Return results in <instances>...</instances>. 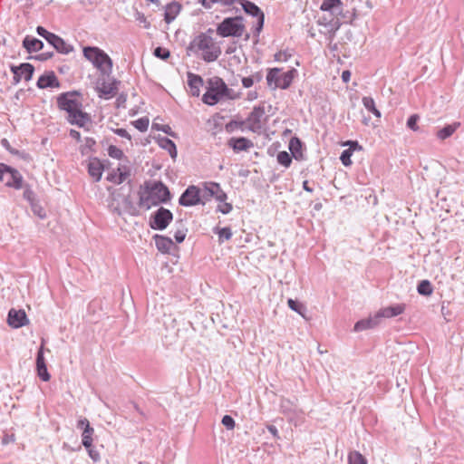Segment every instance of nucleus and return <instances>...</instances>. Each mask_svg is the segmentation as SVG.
Returning <instances> with one entry per match:
<instances>
[{"instance_id": "obj_12", "label": "nucleus", "mask_w": 464, "mask_h": 464, "mask_svg": "<svg viewBox=\"0 0 464 464\" xmlns=\"http://www.w3.org/2000/svg\"><path fill=\"white\" fill-rule=\"evenodd\" d=\"M10 70L14 73L13 84L16 85L20 82L22 78L25 82H29L34 75V67L29 63H23L20 65H10Z\"/></svg>"}, {"instance_id": "obj_61", "label": "nucleus", "mask_w": 464, "mask_h": 464, "mask_svg": "<svg viewBox=\"0 0 464 464\" xmlns=\"http://www.w3.org/2000/svg\"><path fill=\"white\" fill-rule=\"evenodd\" d=\"M242 84L245 88H250L254 84V78L253 77H244L242 79Z\"/></svg>"}, {"instance_id": "obj_40", "label": "nucleus", "mask_w": 464, "mask_h": 464, "mask_svg": "<svg viewBox=\"0 0 464 464\" xmlns=\"http://www.w3.org/2000/svg\"><path fill=\"white\" fill-rule=\"evenodd\" d=\"M276 159L278 163L285 168H288L292 163V157L287 151H280Z\"/></svg>"}, {"instance_id": "obj_29", "label": "nucleus", "mask_w": 464, "mask_h": 464, "mask_svg": "<svg viewBox=\"0 0 464 464\" xmlns=\"http://www.w3.org/2000/svg\"><path fill=\"white\" fill-rule=\"evenodd\" d=\"M159 145L164 149L165 150H167L170 157L175 160L176 157H177V148H176V144L169 138H161L159 140Z\"/></svg>"}, {"instance_id": "obj_64", "label": "nucleus", "mask_w": 464, "mask_h": 464, "mask_svg": "<svg viewBox=\"0 0 464 464\" xmlns=\"http://www.w3.org/2000/svg\"><path fill=\"white\" fill-rule=\"evenodd\" d=\"M130 405L132 406V408L134 409L135 411L138 412V414L142 417V418H145V413L144 411L139 407V405L137 403H135L134 401H130Z\"/></svg>"}, {"instance_id": "obj_53", "label": "nucleus", "mask_w": 464, "mask_h": 464, "mask_svg": "<svg viewBox=\"0 0 464 464\" xmlns=\"http://www.w3.org/2000/svg\"><path fill=\"white\" fill-rule=\"evenodd\" d=\"M118 171L117 169L116 170H113L111 173H110L108 176H107V179L114 184H121L122 183V179L119 178L118 176Z\"/></svg>"}, {"instance_id": "obj_17", "label": "nucleus", "mask_w": 464, "mask_h": 464, "mask_svg": "<svg viewBox=\"0 0 464 464\" xmlns=\"http://www.w3.org/2000/svg\"><path fill=\"white\" fill-rule=\"evenodd\" d=\"M227 146L236 152L247 151L254 147V143L245 137H232L227 140Z\"/></svg>"}, {"instance_id": "obj_16", "label": "nucleus", "mask_w": 464, "mask_h": 464, "mask_svg": "<svg viewBox=\"0 0 464 464\" xmlns=\"http://www.w3.org/2000/svg\"><path fill=\"white\" fill-rule=\"evenodd\" d=\"M36 372L38 377L44 381L48 382L51 379V375L48 372L45 359L44 356V345L42 344L39 348L36 355Z\"/></svg>"}, {"instance_id": "obj_45", "label": "nucleus", "mask_w": 464, "mask_h": 464, "mask_svg": "<svg viewBox=\"0 0 464 464\" xmlns=\"http://www.w3.org/2000/svg\"><path fill=\"white\" fill-rule=\"evenodd\" d=\"M36 33L40 36L44 38L49 44H51V42L54 39V37L56 35L55 34L47 31L44 27L40 26V25L37 26Z\"/></svg>"}, {"instance_id": "obj_8", "label": "nucleus", "mask_w": 464, "mask_h": 464, "mask_svg": "<svg viewBox=\"0 0 464 464\" xmlns=\"http://www.w3.org/2000/svg\"><path fill=\"white\" fill-rule=\"evenodd\" d=\"M242 16L227 17L217 27V34L221 37H240L245 31Z\"/></svg>"}, {"instance_id": "obj_25", "label": "nucleus", "mask_w": 464, "mask_h": 464, "mask_svg": "<svg viewBox=\"0 0 464 464\" xmlns=\"http://www.w3.org/2000/svg\"><path fill=\"white\" fill-rule=\"evenodd\" d=\"M181 10V5L179 2L173 1L166 5L164 20L166 23H171Z\"/></svg>"}, {"instance_id": "obj_3", "label": "nucleus", "mask_w": 464, "mask_h": 464, "mask_svg": "<svg viewBox=\"0 0 464 464\" xmlns=\"http://www.w3.org/2000/svg\"><path fill=\"white\" fill-rule=\"evenodd\" d=\"M202 51V58L205 62L210 63L216 61L221 54V50L216 46L213 38L205 33H200L196 36L187 48V52L198 53Z\"/></svg>"}, {"instance_id": "obj_56", "label": "nucleus", "mask_w": 464, "mask_h": 464, "mask_svg": "<svg viewBox=\"0 0 464 464\" xmlns=\"http://www.w3.org/2000/svg\"><path fill=\"white\" fill-rule=\"evenodd\" d=\"M53 56V52H46V53H42L40 54H37L34 58L35 60L44 62V61H47V60L51 59Z\"/></svg>"}, {"instance_id": "obj_34", "label": "nucleus", "mask_w": 464, "mask_h": 464, "mask_svg": "<svg viewBox=\"0 0 464 464\" xmlns=\"http://www.w3.org/2000/svg\"><path fill=\"white\" fill-rule=\"evenodd\" d=\"M362 104L369 111L373 113L377 118H381V111L376 108L374 100L372 97H363Z\"/></svg>"}, {"instance_id": "obj_14", "label": "nucleus", "mask_w": 464, "mask_h": 464, "mask_svg": "<svg viewBox=\"0 0 464 464\" xmlns=\"http://www.w3.org/2000/svg\"><path fill=\"white\" fill-rule=\"evenodd\" d=\"M200 202V190L194 185L188 186L179 199V205L184 207L196 206Z\"/></svg>"}, {"instance_id": "obj_23", "label": "nucleus", "mask_w": 464, "mask_h": 464, "mask_svg": "<svg viewBox=\"0 0 464 464\" xmlns=\"http://www.w3.org/2000/svg\"><path fill=\"white\" fill-rule=\"evenodd\" d=\"M157 249L163 253L168 254L173 247L174 243L170 237L156 234L153 237Z\"/></svg>"}, {"instance_id": "obj_38", "label": "nucleus", "mask_w": 464, "mask_h": 464, "mask_svg": "<svg viewBox=\"0 0 464 464\" xmlns=\"http://www.w3.org/2000/svg\"><path fill=\"white\" fill-rule=\"evenodd\" d=\"M289 422H294L295 426L300 425L304 421V411L297 407V412L287 415Z\"/></svg>"}, {"instance_id": "obj_1", "label": "nucleus", "mask_w": 464, "mask_h": 464, "mask_svg": "<svg viewBox=\"0 0 464 464\" xmlns=\"http://www.w3.org/2000/svg\"><path fill=\"white\" fill-rule=\"evenodd\" d=\"M80 96L81 94L76 91L63 92L56 99L57 107L67 113L66 120L70 124L89 130L92 118L82 111Z\"/></svg>"}, {"instance_id": "obj_50", "label": "nucleus", "mask_w": 464, "mask_h": 464, "mask_svg": "<svg viewBox=\"0 0 464 464\" xmlns=\"http://www.w3.org/2000/svg\"><path fill=\"white\" fill-rule=\"evenodd\" d=\"M221 423L227 429V430H233L235 428V420L234 419L229 415H225L222 418Z\"/></svg>"}, {"instance_id": "obj_33", "label": "nucleus", "mask_w": 464, "mask_h": 464, "mask_svg": "<svg viewBox=\"0 0 464 464\" xmlns=\"http://www.w3.org/2000/svg\"><path fill=\"white\" fill-rule=\"evenodd\" d=\"M94 433V430L92 427H87L84 429L82 433V443L84 448H90L92 444V435Z\"/></svg>"}, {"instance_id": "obj_54", "label": "nucleus", "mask_w": 464, "mask_h": 464, "mask_svg": "<svg viewBox=\"0 0 464 464\" xmlns=\"http://www.w3.org/2000/svg\"><path fill=\"white\" fill-rule=\"evenodd\" d=\"M222 204L218 205V211L223 213V214H228L233 207L230 203H227V202H221Z\"/></svg>"}, {"instance_id": "obj_7", "label": "nucleus", "mask_w": 464, "mask_h": 464, "mask_svg": "<svg viewBox=\"0 0 464 464\" xmlns=\"http://www.w3.org/2000/svg\"><path fill=\"white\" fill-rule=\"evenodd\" d=\"M84 57L90 61L94 67L102 72H111L112 69V61L110 56L95 46H86L83 48Z\"/></svg>"}, {"instance_id": "obj_20", "label": "nucleus", "mask_w": 464, "mask_h": 464, "mask_svg": "<svg viewBox=\"0 0 464 464\" xmlns=\"http://www.w3.org/2000/svg\"><path fill=\"white\" fill-rule=\"evenodd\" d=\"M205 191L208 193V198L214 197L219 202H224L227 198L226 192L221 188L220 185L216 182L206 184Z\"/></svg>"}, {"instance_id": "obj_30", "label": "nucleus", "mask_w": 464, "mask_h": 464, "mask_svg": "<svg viewBox=\"0 0 464 464\" xmlns=\"http://www.w3.org/2000/svg\"><path fill=\"white\" fill-rule=\"evenodd\" d=\"M349 144H350V148L347 149V150H344L341 156H340V160L342 161V163L345 166V167H349L352 165V160H351V157L353 155V148L355 147H359L361 148L359 145H358V142L357 141H349Z\"/></svg>"}, {"instance_id": "obj_52", "label": "nucleus", "mask_w": 464, "mask_h": 464, "mask_svg": "<svg viewBox=\"0 0 464 464\" xmlns=\"http://www.w3.org/2000/svg\"><path fill=\"white\" fill-rule=\"evenodd\" d=\"M119 178L122 179V182L130 176V169L126 166H121L117 169Z\"/></svg>"}, {"instance_id": "obj_4", "label": "nucleus", "mask_w": 464, "mask_h": 464, "mask_svg": "<svg viewBox=\"0 0 464 464\" xmlns=\"http://www.w3.org/2000/svg\"><path fill=\"white\" fill-rule=\"evenodd\" d=\"M232 92L223 79L214 76L208 81L207 92L202 97V102L208 105H215L223 98L233 99Z\"/></svg>"}, {"instance_id": "obj_5", "label": "nucleus", "mask_w": 464, "mask_h": 464, "mask_svg": "<svg viewBox=\"0 0 464 464\" xmlns=\"http://www.w3.org/2000/svg\"><path fill=\"white\" fill-rule=\"evenodd\" d=\"M405 304H397L396 305L387 306L380 309L372 317L358 321L354 325L355 331H363L374 328L380 324L382 318H392L404 313Z\"/></svg>"}, {"instance_id": "obj_41", "label": "nucleus", "mask_w": 464, "mask_h": 464, "mask_svg": "<svg viewBox=\"0 0 464 464\" xmlns=\"http://www.w3.org/2000/svg\"><path fill=\"white\" fill-rule=\"evenodd\" d=\"M245 125H246L245 121L232 120L228 123L226 124L225 129L227 132H233L237 129L244 130Z\"/></svg>"}, {"instance_id": "obj_11", "label": "nucleus", "mask_w": 464, "mask_h": 464, "mask_svg": "<svg viewBox=\"0 0 464 464\" xmlns=\"http://www.w3.org/2000/svg\"><path fill=\"white\" fill-rule=\"evenodd\" d=\"M173 219L172 212L160 207L158 210L151 214L150 218V227L155 230H164Z\"/></svg>"}, {"instance_id": "obj_47", "label": "nucleus", "mask_w": 464, "mask_h": 464, "mask_svg": "<svg viewBox=\"0 0 464 464\" xmlns=\"http://www.w3.org/2000/svg\"><path fill=\"white\" fill-rule=\"evenodd\" d=\"M153 54L165 61L170 56V52L165 47L158 46L154 49Z\"/></svg>"}, {"instance_id": "obj_9", "label": "nucleus", "mask_w": 464, "mask_h": 464, "mask_svg": "<svg viewBox=\"0 0 464 464\" xmlns=\"http://www.w3.org/2000/svg\"><path fill=\"white\" fill-rule=\"evenodd\" d=\"M239 4L242 5L243 10L254 17H256V24L254 26L253 35L258 40L259 34L264 27L265 14L263 11L253 2L248 0H241Z\"/></svg>"}, {"instance_id": "obj_39", "label": "nucleus", "mask_w": 464, "mask_h": 464, "mask_svg": "<svg viewBox=\"0 0 464 464\" xmlns=\"http://www.w3.org/2000/svg\"><path fill=\"white\" fill-rule=\"evenodd\" d=\"M177 223H179L180 227L175 231L174 237L176 241L180 244L185 240L188 229L184 227L183 221L181 219L177 221Z\"/></svg>"}, {"instance_id": "obj_46", "label": "nucleus", "mask_w": 464, "mask_h": 464, "mask_svg": "<svg viewBox=\"0 0 464 464\" xmlns=\"http://www.w3.org/2000/svg\"><path fill=\"white\" fill-rule=\"evenodd\" d=\"M108 154L111 158L121 160L124 157L123 151L114 145H110L108 148Z\"/></svg>"}, {"instance_id": "obj_51", "label": "nucleus", "mask_w": 464, "mask_h": 464, "mask_svg": "<svg viewBox=\"0 0 464 464\" xmlns=\"http://www.w3.org/2000/svg\"><path fill=\"white\" fill-rule=\"evenodd\" d=\"M88 451V454L90 456V458L94 461V462H98L100 461L101 459V456H100V453L97 450H95L92 445L90 446V448H85Z\"/></svg>"}, {"instance_id": "obj_36", "label": "nucleus", "mask_w": 464, "mask_h": 464, "mask_svg": "<svg viewBox=\"0 0 464 464\" xmlns=\"http://www.w3.org/2000/svg\"><path fill=\"white\" fill-rule=\"evenodd\" d=\"M214 233L218 235V242L223 243L225 240H229L232 237L231 228L228 227H215Z\"/></svg>"}, {"instance_id": "obj_55", "label": "nucleus", "mask_w": 464, "mask_h": 464, "mask_svg": "<svg viewBox=\"0 0 464 464\" xmlns=\"http://www.w3.org/2000/svg\"><path fill=\"white\" fill-rule=\"evenodd\" d=\"M290 57L285 52L280 51L274 55V59L276 62H286Z\"/></svg>"}, {"instance_id": "obj_44", "label": "nucleus", "mask_w": 464, "mask_h": 464, "mask_svg": "<svg viewBox=\"0 0 464 464\" xmlns=\"http://www.w3.org/2000/svg\"><path fill=\"white\" fill-rule=\"evenodd\" d=\"M2 144L3 146L11 153V154H14V155H18L20 156L21 158L24 159V160H28L30 158L29 154L25 153V152H20L19 150L12 148L8 142L7 140L4 139L2 140Z\"/></svg>"}, {"instance_id": "obj_24", "label": "nucleus", "mask_w": 464, "mask_h": 464, "mask_svg": "<svg viewBox=\"0 0 464 464\" xmlns=\"http://www.w3.org/2000/svg\"><path fill=\"white\" fill-rule=\"evenodd\" d=\"M187 76L191 95L198 97L200 92V87L203 85V79L193 72H188Z\"/></svg>"}, {"instance_id": "obj_13", "label": "nucleus", "mask_w": 464, "mask_h": 464, "mask_svg": "<svg viewBox=\"0 0 464 464\" xmlns=\"http://www.w3.org/2000/svg\"><path fill=\"white\" fill-rule=\"evenodd\" d=\"M265 116L264 106H255L247 118L245 120L246 129L253 132H260L262 130V120Z\"/></svg>"}, {"instance_id": "obj_21", "label": "nucleus", "mask_w": 464, "mask_h": 464, "mask_svg": "<svg viewBox=\"0 0 464 464\" xmlns=\"http://www.w3.org/2000/svg\"><path fill=\"white\" fill-rule=\"evenodd\" d=\"M102 171H103V165L99 159L93 158V159L90 160V161L88 163V173L92 178H93L95 182H98L101 180Z\"/></svg>"}, {"instance_id": "obj_18", "label": "nucleus", "mask_w": 464, "mask_h": 464, "mask_svg": "<svg viewBox=\"0 0 464 464\" xmlns=\"http://www.w3.org/2000/svg\"><path fill=\"white\" fill-rule=\"evenodd\" d=\"M119 83L120 82L116 81L115 79H109L108 81L103 80L98 85L100 96L104 98L114 96L117 93Z\"/></svg>"}, {"instance_id": "obj_2", "label": "nucleus", "mask_w": 464, "mask_h": 464, "mask_svg": "<svg viewBox=\"0 0 464 464\" xmlns=\"http://www.w3.org/2000/svg\"><path fill=\"white\" fill-rule=\"evenodd\" d=\"M171 198L170 192L161 181H156L152 185L146 184L144 191H139L138 206L146 210L160 203H166Z\"/></svg>"}, {"instance_id": "obj_49", "label": "nucleus", "mask_w": 464, "mask_h": 464, "mask_svg": "<svg viewBox=\"0 0 464 464\" xmlns=\"http://www.w3.org/2000/svg\"><path fill=\"white\" fill-rule=\"evenodd\" d=\"M420 120V116L418 114H412L409 117L407 121V127L413 131H417L419 130L418 121Z\"/></svg>"}, {"instance_id": "obj_43", "label": "nucleus", "mask_w": 464, "mask_h": 464, "mask_svg": "<svg viewBox=\"0 0 464 464\" xmlns=\"http://www.w3.org/2000/svg\"><path fill=\"white\" fill-rule=\"evenodd\" d=\"M302 146L301 141L297 138H293L290 141V150L292 151L293 157L295 160H299L300 157H302V153L298 155V149H300Z\"/></svg>"}, {"instance_id": "obj_35", "label": "nucleus", "mask_w": 464, "mask_h": 464, "mask_svg": "<svg viewBox=\"0 0 464 464\" xmlns=\"http://www.w3.org/2000/svg\"><path fill=\"white\" fill-rule=\"evenodd\" d=\"M418 293L424 296H429L432 294L433 288L429 280H422L417 286Z\"/></svg>"}, {"instance_id": "obj_57", "label": "nucleus", "mask_w": 464, "mask_h": 464, "mask_svg": "<svg viewBox=\"0 0 464 464\" xmlns=\"http://www.w3.org/2000/svg\"><path fill=\"white\" fill-rule=\"evenodd\" d=\"M124 204L126 206V208H129V212L131 214V215H137V211H136V208H134L132 202L130 201V198L129 197H126L124 198Z\"/></svg>"}, {"instance_id": "obj_27", "label": "nucleus", "mask_w": 464, "mask_h": 464, "mask_svg": "<svg viewBox=\"0 0 464 464\" xmlns=\"http://www.w3.org/2000/svg\"><path fill=\"white\" fill-rule=\"evenodd\" d=\"M296 401L297 399H295V401H291L290 399L287 398H282L280 400L279 405L281 413L287 417V415L297 412Z\"/></svg>"}, {"instance_id": "obj_63", "label": "nucleus", "mask_w": 464, "mask_h": 464, "mask_svg": "<svg viewBox=\"0 0 464 464\" xmlns=\"http://www.w3.org/2000/svg\"><path fill=\"white\" fill-rule=\"evenodd\" d=\"M267 430L273 435L274 438L279 439V433L276 426L267 425Z\"/></svg>"}, {"instance_id": "obj_22", "label": "nucleus", "mask_w": 464, "mask_h": 464, "mask_svg": "<svg viewBox=\"0 0 464 464\" xmlns=\"http://www.w3.org/2000/svg\"><path fill=\"white\" fill-rule=\"evenodd\" d=\"M22 45L29 53L39 52L44 46L41 40L31 35H26L24 38Z\"/></svg>"}, {"instance_id": "obj_6", "label": "nucleus", "mask_w": 464, "mask_h": 464, "mask_svg": "<svg viewBox=\"0 0 464 464\" xmlns=\"http://www.w3.org/2000/svg\"><path fill=\"white\" fill-rule=\"evenodd\" d=\"M282 69L271 68L267 72L266 81L269 87L273 89L280 88L285 90L290 87L294 78L297 74L295 69H291L286 72L281 73Z\"/></svg>"}, {"instance_id": "obj_58", "label": "nucleus", "mask_w": 464, "mask_h": 464, "mask_svg": "<svg viewBox=\"0 0 464 464\" xmlns=\"http://www.w3.org/2000/svg\"><path fill=\"white\" fill-rule=\"evenodd\" d=\"M113 132L115 134L119 135L120 137L126 138L129 140H131V136L129 134V132L125 129H121V128L115 129V130H113Z\"/></svg>"}, {"instance_id": "obj_48", "label": "nucleus", "mask_w": 464, "mask_h": 464, "mask_svg": "<svg viewBox=\"0 0 464 464\" xmlns=\"http://www.w3.org/2000/svg\"><path fill=\"white\" fill-rule=\"evenodd\" d=\"M150 121L147 117L138 119L133 122L134 127L140 131H146L149 127Z\"/></svg>"}, {"instance_id": "obj_32", "label": "nucleus", "mask_w": 464, "mask_h": 464, "mask_svg": "<svg viewBox=\"0 0 464 464\" xmlns=\"http://www.w3.org/2000/svg\"><path fill=\"white\" fill-rule=\"evenodd\" d=\"M348 464H367V459L359 451L353 450L348 454Z\"/></svg>"}, {"instance_id": "obj_19", "label": "nucleus", "mask_w": 464, "mask_h": 464, "mask_svg": "<svg viewBox=\"0 0 464 464\" xmlns=\"http://www.w3.org/2000/svg\"><path fill=\"white\" fill-rule=\"evenodd\" d=\"M36 85L39 89L59 88L60 82L53 72H47L38 78Z\"/></svg>"}, {"instance_id": "obj_15", "label": "nucleus", "mask_w": 464, "mask_h": 464, "mask_svg": "<svg viewBox=\"0 0 464 464\" xmlns=\"http://www.w3.org/2000/svg\"><path fill=\"white\" fill-rule=\"evenodd\" d=\"M7 323L13 328H20L28 324V319L24 310L10 309Z\"/></svg>"}, {"instance_id": "obj_10", "label": "nucleus", "mask_w": 464, "mask_h": 464, "mask_svg": "<svg viewBox=\"0 0 464 464\" xmlns=\"http://www.w3.org/2000/svg\"><path fill=\"white\" fill-rule=\"evenodd\" d=\"M0 180L7 187L19 189L22 188L23 177L15 169L0 163Z\"/></svg>"}, {"instance_id": "obj_26", "label": "nucleus", "mask_w": 464, "mask_h": 464, "mask_svg": "<svg viewBox=\"0 0 464 464\" xmlns=\"http://www.w3.org/2000/svg\"><path fill=\"white\" fill-rule=\"evenodd\" d=\"M58 53L68 54L73 51V46L67 44L62 37L55 35L54 39L50 44Z\"/></svg>"}, {"instance_id": "obj_37", "label": "nucleus", "mask_w": 464, "mask_h": 464, "mask_svg": "<svg viewBox=\"0 0 464 464\" xmlns=\"http://www.w3.org/2000/svg\"><path fill=\"white\" fill-rule=\"evenodd\" d=\"M342 5L341 0H324L320 9L322 11L333 12L334 8H340Z\"/></svg>"}, {"instance_id": "obj_42", "label": "nucleus", "mask_w": 464, "mask_h": 464, "mask_svg": "<svg viewBox=\"0 0 464 464\" xmlns=\"http://www.w3.org/2000/svg\"><path fill=\"white\" fill-rule=\"evenodd\" d=\"M287 304H288L290 309H292L293 311L298 313L301 315H304V312L305 311V307H304V305L303 304L299 303L296 300H293V299L290 298L287 301Z\"/></svg>"}, {"instance_id": "obj_62", "label": "nucleus", "mask_w": 464, "mask_h": 464, "mask_svg": "<svg viewBox=\"0 0 464 464\" xmlns=\"http://www.w3.org/2000/svg\"><path fill=\"white\" fill-rule=\"evenodd\" d=\"M334 18L327 19L325 16H323L318 19L317 23L320 25H324L325 28L328 26V24H331L333 22Z\"/></svg>"}, {"instance_id": "obj_59", "label": "nucleus", "mask_w": 464, "mask_h": 464, "mask_svg": "<svg viewBox=\"0 0 464 464\" xmlns=\"http://www.w3.org/2000/svg\"><path fill=\"white\" fill-rule=\"evenodd\" d=\"M14 440H15V436H14V433H12V434L5 433L3 438H2V443L4 445L9 444L11 442H14Z\"/></svg>"}, {"instance_id": "obj_31", "label": "nucleus", "mask_w": 464, "mask_h": 464, "mask_svg": "<svg viewBox=\"0 0 464 464\" xmlns=\"http://www.w3.org/2000/svg\"><path fill=\"white\" fill-rule=\"evenodd\" d=\"M341 23L339 19H334L331 24L326 27L327 33L325 34L326 39L331 43L335 37L336 32L339 30Z\"/></svg>"}, {"instance_id": "obj_28", "label": "nucleus", "mask_w": 464, "mask_h": 464, "mask_svg": "<svg viewBox=\"0 0 464 464\" xmlns=\"http://www.w3.org/2000/svg\"><path fill=\"white\" fill-rule=\"evenodd\" d=\"M460 126V123L456 121L452 124L446 125L437 132L438 139L444 140L450 137Z\"/></svg>"}, {"instance_id": "obj_60", "label": "nucleus", "mask_w": 464, "mask_h": 464, "mask_svg": "<svg viewBox=\"0 0 464 464\" xmlns=\"http://www.w3.org/2000/svg\"><path fill=\"white\" fill-rule=\"evenodd\" d=\"M87 427H91L89 420L86 418H82L78 420L77 422V428L82 429V430L84 429H87Z\"/></svg>"}]
</instances>
